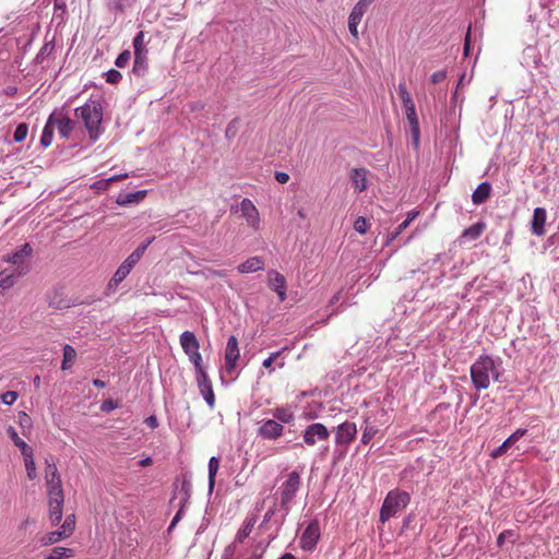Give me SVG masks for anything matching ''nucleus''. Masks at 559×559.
Instances as JSON below:
<instances>
[{
	"mask_svg": "<svg viewBox=\"0 0 559 559\" xmlns=\"http://www.w3.org/2000/svg\"><path fill=\"white\" fill-rule=\"evenodd\" d=\"M472 383L477 390H486L491 380L499 381L501 377L500 364L489 355H480L469 368Z\"/></svg>",
	"mask_w": 559,
	"mask_h": 559,
	"instance_id": "nucleus-1",
	"label": "nucleus"
},
{
	"mask_svg": "<svg viewBox=\"0 0 559 559\" xmlns=\"http://www.w3.org/2000/svg\"><path fill=\"white\" fill-rule=\"evenodd\" d=\"M75 117L82 119L90 139L95 141L100 133L103 121V106L99 100L90 99L83 106L74 110Z\"/></svg>",
	"mask_w": 559,
	"mask_h": 559,
	"instance_id": "nucleus-2",
	"label": "nucleus"
},
{
	"mask_svg": "<svg viewBox=\"0 0 559 559\" xmlns=\"http://www.w3.org/2000/svg\"><path fill=\"white\" fill-rule=\"evenodd\" d=\"M411 502V495L401 489L390 490L380 509V522L385 523L391 518H394Z\"/></svg>",
	"mask_w": 559,
	"mask_h": 559,
	"instance_id": "nucleus-3",
	"label": "nucleus"
},
{
	"mask_svg": "<svg viewBox=\"0 0 559 559\" xmlns=\"http://www.w3.org/2000/svg\"><path fill=\"white\" fill-rule=\"evenodd\" d=\"M154 239L155 237L150 238L145 243L140 245L131 254L128 255L110 280V287L118 286L130 274L131 270L141 260L147 247L154 241Z\"/></svg>",
	"mask_w": 559,
	"mask_h": 559,
	"instance_id": "nucleus-4",
	"label": "nucleus"
},
{
	"mask_svg": "<svg viewBox=\"0 0 559 559\" xmlns=\"http://www.w3.org/2000/svg\"><path fill=\"white\" fill-rule=\"evenodd\" d=\"M133 48H134V63H133L132 71L135 75L142 76L146 73V71L148 69V62H147L148 50L146 48L145 34L143 31H140L133 38Z\"/></svg>",
	"mask_w": 559,
	"mask_h": 559,
	"instance_id": "nucleus-5",
	"label": "nucleus"
},
{
	"mask_svg": "<svg viewBox=\"0 0 559 559\" xmlns=\"http://www.w3.org/2000/svg\"><path fill=\"white\" fill-rule=\"evenodd\" d=\"M300 475L298 472L293 471L287 475L286 480L282 484L280 488L281 495V507L285 510L287 514L290 509V503L293 502L297 491L300 488Z\"/></svg>",
	"mask_w": 559,
	"mask_h": 559,
	"instance_id": "nucleus-6",
	"label": "nucleus"
},
{
	"mask_svg": "<svg viewBox=\"0 0 559 559\" xmlns=\"http://www.w3.org/2000/svg\"><path fill=\"white\" fill-rule=\"evenodd\" d=\"M32 252V247L28 243H24L21 248L8 254L4 261L15 265L13 271L16 272L17 276H24L29 271V265L25 263V259L31 257Z\"/></svg>",
	"mask_w": 559,
	"mask_h": 559,
	"instance_id": "nucleus-7",
	"label": "nucleus"
},
{
	"mask_svg": "<svg viewBox=\"0 0 559 559\" xmlns=\"http://www.w3.org/2000/svg\"><path fill=\"white\" fill-rule=\"evenodd\" d=\"M284 433V426L275 419H263L260 421L258 435L264 440H277Z\"/></svg>",
	"mask_w": 559,
	"mask_h": 559,
	"instance_id": "nucleus-8",
	"label": "nucleus"
},
{
	"mask_svg": "<svg viewBox=\"0 0 559 559\" xmlns=\"http://www.w3.org/2000/svg\"><path fill=\"white\" fill-rule=\"evenodd\" d=\"M329 437L330 432L328 428L321 423L309 425L302 436L304 442L309 447L314 445L318 441H325Z\"/></svg>",
	"mask_w": 559,
	"mask_h": 559,
	"instance_id": "nucleus-9",
	"label": "nucleus"
},
{
	"mask_svg": "<svg viewBox=\"0 0 559 559\" xmlns=\"http://www.w3.org/2000/svg\"><path fill=\"white\" fill-rule=\"evenodd\" d=\"M320 538V526L317 520H313L306 527L300 537V547L306 551H311L316 548Z\"/></svg>",
	"mask_w": 559,
	"mask_h": 559,
	"instance_id": "nucleus-10",
	"label": "nucleus"
},
{
	"mask_svg": "<svg viewBox=\"0 0 559 559\" xmlns=\"http://www.w3.org/2000/svg\"><path fill=\"white\" fill-rule=\"evenodd\" d=\"M240 211H241V214H242L243 218L246 219L247 224L253 230H255V231L259 230L261 219H260L259 211L255 207V205L253 204V202L247 198L242 199V201L240 202Z\"/></svg>",
	"mask_w": 559,
	"mask_h": 559,
	"instance_id": "nucleus-11",
	"label": "nucleus"
},
{
	"mask_svg": "<svg viewBox=\"0 0 559 559\" xmlns=\"http://www.w3.org/2000/svg\"><path fill=\"white\" fill-rule=\"evenodd\" d=\"M239 357L238 340L236 336H230L225 348V368L227 372H231L236 368Z\"/></svg>",
	"mask_w": 559,
	"mask_h": 559,
	"instance_id": "nucleus-12",
	"label": "nucleus"
},
{
	"mask_svg": "<svg viewBox=\"0 0 559 559\" xmlns=\"http://www.w3.org/2000/svg\"><path fill=\"white\" fill-rule=\"evenodd\" d=\"M403 107L405 109L406 119L411 126L413 142H414L415 146H417L419 143L420 131H419V121H418V117L416 114L415 103H414V100H412L409 103H405L403 105Z\"/></svg>",
	"mask_w": 559,
	"mask_h": 559,
	"instance_id": "nucleus-13",
	"label": "nucleus"
},
{
	"mask_svg": "<svg viewBox=\"0 0 559 559\" xmlns=\"http://www.w3.org/2000/svg\"><path fill=\"white\" fill-rule=\"evenodd\" d=\"M357 427L355 423L345 421L337 426L335 432L336 444H347L355 439Z\"/></svg>",
	"mask_w": 559,
	"mask_h": 559,
	"instance_id": "nucleus-14",
	"label": "nucleus"
},
{
	"mask_svg": "<svg viewBox=\"0 0 559 559\" xmlns=\"http://www.w3.org/2000/svg\"><path fill=\"white\" fill-rule=\"evenodd\" d=\"M486 227L487 225L485 222H477L465 228L459 238L460 246H464L469 241L478 239L486 230Z\"/></svg>",
	"mask_w": 559,
	"mask_h": 559,
	"instance_id": "nucleus-15",
	"label": "nucleus"
},
{
	"mask_svg": "<svg viewBox=\"0 0 559 559\" xmlns=\"http://www.w3.org/2000/svg\"><path fill=\"white\" fill-rule=\"evenodd\" d=\"M369 170L367 168H353L349 171V179L356 192H362L367 189Z\"/></svg>",
	"mask_w": 559,
	"mask_h": 559,
	"instance_id": "nucleus-16",
	"label": "nucleus"
},
{
	"mask_svg": "<svg viewBox=\"0 0 559 559\" xmlns=\"http://www.w3.org/2000/svg\"><path fill=\"white\" fill-rule=\"evenodd\" d=\"M270 287L275 290L281 301L286 299V280L277 271L269 272Z\"/></svg>",
	"mask_w": 559,
	"mask_h": 559,
	"instance_id": "nucleus-17",
	"label": "nucleus"
},
{
	"mask_svg": "<svg viewBox=\"0 0 559 559\" xmlns=\"http://www.w3.org/2000/svg\"><path fill=\"white\" fill-rule=\"evenodd\" d=\"M526 429H516L503 443L491 452V457L498 459L502 456L516 441H519L525 433Z\"/></svg>",
	"mask_w": 559,
	"mask_h": 559,
	"instance_id": "nucleus-18",
	"label": "nucleus"
},
{
	"mask_svg": "<svg viewBox=\"0 0 559 559\" xmlns=\"http://www.w3.org/2000/svg\"><path fill=\"white\" fill-rule=\"evenodd\" d=\"M180 345L188 357L200 350V343L193 332L185 331L180 335Z\"/></svg>",
	"mask_w": 559,
	"mask_h": 559,
	"instance_id": "nucleus-19",
	"label": "nucleus"
},
{
	"mask_svg": "<svg viewBox=\"0 0 559 559\" xmlns=\"http://www.w3.org/2000/svg\"><path fill=\"white\" fill-rule=\"evenodd\" d=\"M64 497L48 498L49 519L52 525H58L62 520Z\"/></svg>",
	"mask_w": 559,
	"mask_h": 559,
	"instance_id": "nucleus-20",
	"label": "nucleus"
},
{
	"mask_svg": "<svg viewBox=\"0 0 559 559\" xmlns=\"http://www.w3.org/2000/svg\"><path fill=\"white\" fill-rule=\"evenodd\" d=\"M546 211L543 207H536L533 213L532 233L536 236L545 234Z\"/></svg>",
	"mask_w": 559,
	"mask_h": 559,
	"instance_id": "nucleus-21",
	"label": "nucleus"
},
{
	"mask_svg": "<svg viewBox=\"0 0 559 559\" xmlns=\"http://www.w3.org/2000/svg\"><path fill=\"white\" fill-rule=\"evenodd\" d=\"M56 124L61 138L68 139L73 131L74 121L63 115H56L52 126Z\"/></svg>",
	"mask_w": 559,
	"mask_h": 559,
	"instance_id": "nucleus-22",
	"label": "nucleus"
},
{
	"mask_svg": "<svg viewBox=\"0 0 559 559\" xmlns=\"http://www.w3.org/2000/svg\"><path fill=\"white\" fill-rule=\"evenodd\" d=\"M200 391L211 408L215 406V394L207 374L205 378H198Z\"/></svg>",
	"mask_w": 559,
	"mask_h": 559,
	"instance_id": "nucleus-23",
	"label": "nucleus"
},
{
	"mask_svg": "<svg viewBox=\"0 0 559 559\" xmlns=\"http://www.w3.org/2000/svg\"><path fill=\"white\" fill-rule=\"evenodd\" d=\"M274 419L283 424H292L295 420V413L290 406H282L272 409Z\"/></svg>",
	"mask_w": 559,
	"mask_h": 559,
	"instance_id": "nucleus-24",
	"label": "nucleus"
},
{
	"mask_svg": "<svg viewBox=\"0 0 559 559\" xmlns=\"http://www.w3.org/2000/svg\"><path fill=\"white\" fill-rule=\"evenodd\" d=\"M491 185L487 181L481 182L473 192L472 201L474 204H483L490 195Z\"/></svg>",
	"mask_w": 559,
	"mask_h": 559,
	"instance_id": "nucleus-25",
	"label": "nucleus"
},
{
	"mask_svg": "<svg viewBox=\"0 0 559 559\" xmlns=\"http://www.w3.org/2000/svg\"><path fill=\"white\" fill-rule=\"evenodd\" d=\"M264 267V262L260 257H251L243 263L239 264L238 271L240 273H252Z\"/></svg>",
	"mask_w": 559,
	"mask_h": 559,
	"instance_id": "nucleus-26",
	"label": "nucleus"
},
{
	"mask_svg": "<svg viewBox=\"0 0 559 559\" xmlns=\"http://www.w3.org/2000/svg\"><path fill=\"white\" fill-rule=\"evenodd\" d=\"M376 0H359L349 13L348 19L361 22L362 16Z\"/></svg>",
	"mask_w": 559,
	"mask_h": 559,
	"instance_id": "nucleus-27",
	"label": "nucleus"
},
{
	"mask_svg": "<svg viewBox=\"0 0 559 559\" xmlns=\"http://www.w3.org/2000/svg\"><path fill=\"white\" fill-rule=\"evenodd\" d=\"M48 498L64 497L61 477L46 480Z\"/></svg>",
	"mask_w": 559,
	"mask_h": 559,
	"instance_id": "nucleus-28",
	"label": "nucleus"
},
{
	"mask_svg": "<svg viewBox=\"0 0 559 559\" xmlns=\"http://www.w3.org/2000/svg\"><path fill=\"white\" fill-rule=\"evenodd\" d=\"M7 432L10 439L13 441V443L21 450V453L23 455L31 453L33 451V449L23 439L19 437L17 431L13 427L10 426L7 429Z\"/></svg>",
	"mask_w": 559,
	"mask_h": 559,
	"instance_id": "nucleus-29",
	"label": "nucleus"
},
{
	"mask_svg": "<svg viewBox=\"0 0 559 559\" xmlns=\"http://www.w3.org/2000/svg\"><path fill=\"white\" fill-rule=\"evenodd\" d=\"M53 120H55V114L50 115V117L48 118V121L43 130V134L40 138V144L44 147H48L52 142V138H53L52 122H53Z\"/></svg>",
	"mask_w": 559,
	"mask_h": 559,
	"instance_id": "nucleus-30",
	"label": "nucleus"
},
{
	"mask_svg": "<svg viewBox=\"0 0 559 559\" xmlns=\"http://www.w3.org/2000/svg\"><path fill=\"white\" fill-rule=\"evenodd\" d=\"M67 538H68V536L64 533H62L61 530H58V531H53V532L45 534L44 536H41L39 538V542L43 546H50V545L57 544L58 542H60L62 539H67Z\"/></svg>",
	"mask_w": 559,
	"mask_h": 559,
	"instance_id": "nucleus-31",
	"label": "nucleus"
},
{
	"mask_svg": "<svg viewBox=\"0 0 559 559\" xmlns=\"http://www.w3.org/2000/svg\"><path fill=\"white\" fill-rule=\"evenodd\" d=\"M16 275L15 271L9 272L8 270H3L0 272V289L7 290L11 288L15 284Z\"/></svg>",
	"mask_w": 559,
	"mask_h": 559,
	"instance_id": "nucleus-32",
	"label": "nucleus"
},
{
	"mask_svg": "<svg viewBox=\"0 0 559 559\" xmlns=\"http://www.w3.org/2000/svg\"><path fill=\"white\" fill-rule=\"evenodd\" d=\"M146 195V191H136L133 193H127L124 195H119L117 199V203L120 205H127L130 203H136L142 201Z\"/></svg>",
	"mask_w": 559,
	"mask_h": 559,
	"instance_id": "nucleus-33",
	"label": "nucleus"
},
{
	"mask_svg": "<svg viewBox=\"0 0 559 559\" xmlns=\"http://www.w3.org/2000/svg\"><path fill=\"white\" fill-rule=\"evenodd\" d=\"M76 358V350L71 345L63 347V359L61 362V369L67 370L71 368Z\"/></svg>",
	"mask_w": 559,
	"mask_h": 559,
	"instance_id": "nucleus-34",
	"label": "nucleus"
},
{
	"mask_svg": "<svg viewBox=\"0 0 559 559\" xmlns=\"http://www.w3.org/2000/svg\"><path fill=\"white\" fill-rule=\"evenodd\" d=\"M73 556L74 551L71 548L55 547L51 549V552L48 556H45V559H66Z\"/></svg>",
	"mask_w": 559,
	"mask_h": 559,
	"instance_id": "nucleus-35",
	"label": "nucleus"
},
{
	"mask_svg": "<svg viewBox=\"0 0 559 559\" xmlns=\"http://www.w3.org/2000/svg\"><path fill=\"white\" fill-rule=\"evenodd\" d=\"M255 521L257 520L254 516L246 520L245 524L242 525V527L238 531V533L236 535V539L239 543H242L250 535V533L252 532L253 526L255 524Z\"/></svg>",
	"mask_w": 559,
	"mask_h": 559,
	"instance_id": "nucleus-36",
	"label": "nucleus"
},
{
	"mask_svg": "<svg viewBox=\"0 0 559 559\" xmlns=\"http://www.w3.org/2000/svg\"><path fill=\"white\" fill-rule=\"evenodd\" d=\"M219 468V461L217 457L212 456L209 462V487L213 490L215 485V477Z\"/></svg>",
	"mask_w": 559,
	"mask_h": 559,
	"instance_id": "nucleus-37",
	"label": "nucleus"
},
{
	"mask_svg": "<svg viewBox=\"0 0 559 559\" xmlns=\"http://www.w3.org/2000/svg\"><path fill=\"white\" fill-rule=\"evenodd\" d=\"M24 456V462H25V467H26V473H27V477L33 480L37 477V472H36V465H35V461H34V456H33V451L31 453H27Z\"/></svg>",
	"mask_w": 559,
	"mask_h": 559,
	"instance_id": "nucleus-38",
	"label": "nucleus"
},
{
	"mask_svg": "<svg viewBox=\"0 0 559 559\" xmlns=\"http://www.w3.org/2000/svg\"><path fill=\"white\" fill-rule=\"evenodd\" d=\"M190 361L194 365V368L198 373V378H205V370L202 367V356L200 350L189 356Z\"/></svg>",
	"mask_w": 559,
	"mask_h": 559,
	"instance_id": "nucleus-39",
	"label": "nucleus"
},
{
	"mask_svg": "<svg viewBox=\"0 0 559 559\" xmlns=\"http://www.w3.org/2000/svg\"><path fill=\"white\" fill-rule=\"evenodd\" d=\"M62 533H64L68 538L73 534L75 531V515L70 514L66 518L63 524L61 525Z\"/></svg>",
	"mask_w": 559,
	"mask_h": 559,
	"instance_id": "nucleus-40",
	"label": "nucleus"
},
{
	"mask_svg": "<svg viewBox=\"0 0 559 559\" xmlns=\"http://www.w3.org/2000/svg\"><path fill=\"white\" fill-rule=\"evenodd\" d=\"M28 134V126L26 123H20L14 133H13V140L16 143H21L25 141Z\"/></svg>",
	"mask_w": 559,
	"mask_h": 559,
	"instance_id": "nucleus-41",
	"label": "nucleus"
},
{
	"mask_svg": "<svg viewBox=\"0 0 559 559\" xmlns=\"http://www.w3.org/2000/svg\"><path fill=\"white\" fill-rule=\"evenodd\" d=\"M46 468H45V480L61 477L56 464L53 462H50L49 460H46L45 462Z\"/></svg>",
	"mask_w": 559,
	"mask_h": 559,
	"instance_id": "nucleus-42",
	"label": "nucleus"
},
{
	"mask_svg": "<svg viewBox=\"0 0 559 559\" xmlns=\"http://www.w3.org/2000/svg\"><path fill=\"white\" fill-rule=\"evenodd\" d=\"M377 431H378L377 428H374L373 426L366 425L362 436H361V442L364 444H368L372 440V438L376 436Z\"/></svg>",
	"mask_w": 559,
	"mask_h": 559,
	"instance_id": "nucleus-43",
	"label": "nucleus"
},
{
	"mask_svg": "<svg viewBox=\"0 0 559 559\" xmlns=\"http://www.w3.org/2000/svg\"><path fill=\"white\" fill-rule=\"evenodd\" d=\"M130 58H131V52L129 50H124L122 51L116 59L115 61V64L118 67V68H124L129 61H130Z\"/></svg>",
	"mask_w": 559,
	"mask_h": 559,
	"instance_id": "nucleus-44",
	"label": "nucleus"
},
{
	"mask_svg": "<svg viewBox=\"0 0 559 559\" xmlns=\"http://www.w3.org/2000/svg\"><path fill=\"white\" fill-rule=\"evenodd\" d=\"M354 228L356 231H358L361 235L366 234L367 229H368V223H367L366 218L362 216H359L354 223Z\"/></svg>",
	"mask_w": 559,
	"mask_h": 559,
	"instance_id": "nucleus-45",
	"label": "nucleus"
},
{
	"mask_svg": "<svg viewBox=\"0 0 559 559\" xmlns=\"http://www.w3.org/2000/svg\"><path fill=\"white\" fill-rule=\"evenodd\" d=\"M19 397L17 392L7 391L1 395V401L5 405H12Z\"/></svg>",
	"mask_w": 559,
	"mask_h": 559,
	"instance_id": "nucleus-46",
	"label": "nucleus"
},
{
	"mask_svg": "<svg viewBox=\"0 0 559 559\" xmlns=\"http://www.w3.org/2000/svg\"><path fill=\"white\" fill-rule=\"evenodd\" d=\"M399 96L401 97L403 105L405 103H409V102L413 100L409 92L407 91V87H406L405 83H400L399 84Z\"/></svg>",
	"mask_w": 559,
	"mask_h": 559,
	"instance_id": "nucleus-47",
	"label": "nucleus"
},
{
	"mask_svg": "<svg viewBox=\"0 0 559 559\" xmlns=\"http://www.w3.org/2000/svg\"><path fill=\"white\" fill-rule=\"evenodd\" d=\"M122 79L118 70L111 69L106 73V81L110 84H117Z\"/></svg>",
	"mask_w": 559,
	"mask_h": 559,
	"instance_id": "nucleus-48",
	"label": "nucleus"
},
{
	"mask_svg": "<svg viewBox=\"0 0 559 559\" xmlns=\"http://www.w3.org/2000/svg\"><path fill=\"white\" fill-rule=\"evenodd\" d=\"M359 24H360V22H358L356 20L348 19V29L355 40H358V38H359V34H358V25Z\"/></svg>",
	"mask_w": 559,
	"mask_h": 559,
	"instance_id": "nucleus-49",
	"label": "nucleus"
},
{
	"mask_svg": "<svg viewBox=\"0 0 559 559\" xmlns=\"http://www.w3.org/2000/svg\"><path fill=\"white\" fill-rule=\"evenodd\" d=\"M281 353H282L281 350L272 353L269 358L263 360L262 366L266 369L273 370L272 364L275 361V359H277L280 357Z\"/></svg>",
	"mask_w": 559,
	"mask_h": 559,
	"instance_id": "nucleus-50",
	"label": "nucleus"
},
{
	"mask_svg": "<svg viewBox=\"0 0 559 559\" xmlns=\"http://www.w3.org/2000/svg\"><path fill=\"white\" fill-rule=\"evenodd\" d=\"M445 78H447V71L440 70V71L432 73L430 80L433 84H438V83L444 81Z\"/></svg>",
	"mask_w": 559,
	"mask_h": 559,
	"instance_id": "nucleus-51",
	"label": "nucleus"
},
{
	"mask_svg": "<svg viewBox=\"0 0 559 559\" xmlns=\"http://www.w3.org/2000/svg\"><path fill=\"white\" fill-rule=\"evenodd\" d=\"M53 8L56 12L60 11L61 14H64L67 12L66 0H53Z\"/></svg>",
	"mask_w": 559,
	"mask_h": 559,
	"instance_id": "nucleus-52",
	"label": "nucleus"
},
{
	"mask_svg": "<svg viewBox=\"0 0 559 559\" xmlns=\"http://www.w3.org/2000/svg\"><path fill=\"white\" fill-rule=\"evenodd\" d=\"M133 1L134 0H117L115 4L116 10L122 12L127 7H130Z\"/></svg>",
	"mask_w": 559,
	"mask_h": 559,
	"instance_id": "nucleus-53",
	"label": "nucleus"
},
{
	"mask_svg": "<svg viewBox=\"0 0 559 559\" xmlns=\"http://www.w3.org/2000/svg\"><path fill=\"white\" fill-rule=\"evenodd\" d=\"M275 179L280 183H286L289 180V175L287 173L276 171L275 173Z\"/></svg>",
	"mask_w": 559,
	"mask_h": 559,
	"instance_id": "nucleus-54",
	"label": "nucleus"
},
{
	"mask_svg": "<svg viewBox=\"0 0 559 559\" xmlns=\"http://www.w3.org/2000/svg\"><path fill=\"white\" fill-rule=\"evenodd\" d=\"M109 186H110V183H109L108 179H102L94 183V187L97 190H107L109 188Z\"/></svg>",
	"mask_w": 559,
	"mask_h": 559,
	"instance_id": "nucleus-55",
	"label": "nucleus"
},
{
	"mask_svg": "<svg viewBox=\"0 0 559 559\" xmlns=\"http://www.w3.org/2000/svg\"><path fill=\"white\" fill-rule=\"evenodd\" d=\"M116 408V404L112 402V400H107L103 403L102 409L105 412H109Z\"/></svg>",
	"mask_w": 559,
	"mask_h": 559,
	"instance_id": "nucleus-56",
	"label": "nucleus"
},
{
	"mask_svg": "<svg viewBox=\"0 0 559 559\" xmlns=\"http://www.w3.org/2000/svg\"><path fill=\"white\" fill-rule=\"evenodd\" d=\"M128 177V174H121V175H115L110 178H107L109 183L111 185L112 182H116L118 180H121V179H126Z\"/></svg>",
	"mask_w": 559,
	"mask_h": 559,
	"instance_id": "nucleus-57",
	"label": "nucleus"
},
{
	"mask_svg": "<svg viewBox=\"0 0 559 559\" xmlns=\"http://www.w3.org/2000/svg\"><path fill=\"white\" fill-rule=\"evenodd\" d=\"M152 464H153V460L150 456L139 461V465L142 467L151 466Z\"/></svg>",
	"mask_w": 559,
	"mask_h": 559,
	"instance_id": "nucleus-58",
	"label": "nucleus"
},
{
	"mask_svg": "<svg viewBox=\"0 0 559 559\" xmlns=\"http://www.w3.org/2000/svg\"><path fill=\"white\" fill-rule=\"evenodd\" d=\"M275 513V507H272L265 514H264V519H263V523H266L269 522L272 516L274 515Z\"/></svg>",
	"mask_w": 559,
	"mask_h": 559,
	"instance_id": "nucleus-59",
	"label": "nucleus"
},
{
	"mask_svg": "<svg viewBox=\"0 0 559 559\" xmlns=\"http://www.w3.org/2000/svg\"><path fill=\"white\" fill-rule=\"evenodd\" d=\"M180 518H181V510H180V511H178V512L176 513V515L174 516V519L171 520V523H170L169 530H171L173 527H175V526H176V524L179 522Z\"/></svg>",
	"mask_w": 559,
	"mask_h": 559,
	"instance_id": "nucleus-60",
	"label": "nucleus"
},
{
	"mask_svg": "<svg viewBox=\"0 0 559 559\" xmlns=\"http://www.w3.org/2000/svg\"><path fill=\"white\" fill-rule=\"evenodd\" d=\"M417 215H418L417 211L408 212L407 218L405 219V222H408V224H411L417 217Z\"/></svg>",
	"mask_w": 559,
	"mask_h": 559,
	"instance_id": "nucleus-61",
	"label": "nucleus"
},
{
	"mask_svg": "<svg viewBox=\"0 0 559 559\" xmlns=\"http://www.w3.org/2000/svg\"><path fill=\"white\" fill-rule=\"evenodd\" d=\"M409 226L408 222H403L399 225V227L396 228V234H401L403 233L407 227Z\"/></svg>",
	"mask_w": 559,
	"mask_h": 559,
	"instance_id": "nucleus-62",
	"label": "nucleus"
},
{
	"mask_svg": "<svg viewBox=\"0 0 559 559\" xmlns=\"http://www.w3.org/2000/svg\"><path fill=\"white\" fill-rule=\"evenodd\" d=\"M464 43L472 44V26L469 25L465 34Z\"/></svg>",
	"mask_w": 559,
	"mask_h": 559,
	"instance_id": "nucleus-63",
	"label": "nucleus"
},
{
	"mask_svg": "<svg viewBox=\"0 0 559 559\" xmlns=\"http://www.w3.org/2000/svg\"><path fill=\"white\" fill-rule=\"evenodd\" d=\"M146 423L148 424V426H151L152 428H155L157 426V419L155 416H151L146 419Z\"/></svg>",
	"mask_w": 559,
	"mask_h": 559,
	"instance_id": "nucleus-64",
	"label": "nucleus"
}]
</instances>
